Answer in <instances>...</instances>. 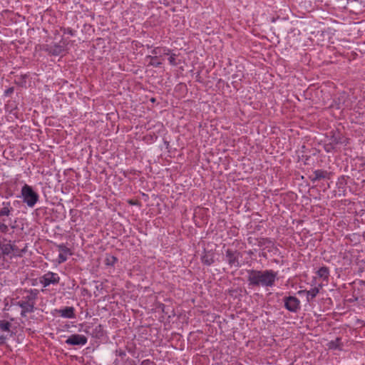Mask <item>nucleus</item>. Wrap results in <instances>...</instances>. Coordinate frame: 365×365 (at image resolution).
I'll return each instance as SVG.
<instances>
[{
    "instance_id": "obj_9",
    "label": "nucleus",
    "mask_w": 365,
    "mask_h": 365,
    "mask_svg": "<svg viewBox=\"0 0 365 365\" xmlns=\"http://www.w3.org/2000/svg\"><path fill=\"white\" fill-rule=\"evenodd\" d=\"M331 173L324 170H316L313 172L312 175L309 176V180L312 182L319 181L322 179H329Z\"/></svg>"
},
{
    "instance_id": "obj_39",
    "label": "nucleus",
    "mask_w": 365,
    "mask_h": 365,
    "mask_svg": "<svg viewBox=\"0 0 365 365\" xmlns=\"http://www.w3.org/2000/svg\"><path fill=\"white\" fill-rule=\"evenodd\" d=\"M247 240H248L249 244L255 245V242H253V240L255 241V239H252V237H249Z\"/></svg>"
},
{
    "instance_id": "obj_5",
    "label": "nucleus",
    "mask_w": 365,
    "mask_h": 365,
    "mask_svg": "<svg viewBox=\"0 0 365 365\" xmlns=\"http://www.w3.org/2000/svg\"><path fill=\"white\" fill-rule=\"evenodd\" d=\"M242 257V253L238 250L227 249L225 251V260L231 267H240L241 263L240 262V259Z\"/></svg>"
},
{
    "instance_id": "obj_33",
    "label": "nucleus",
    "mask_w": 365,
    "mask_h": 365,
    "mask_svg": "<svg viewBox=\"0 0 365 365\" xmlns=\"http://www.w3.org/2000/svg\"><path fill=\"white\" fill-rule=\"evenodd\" d=\"M115 354H116V356H118L121 357L122 359L126 356L125 351H124L121 349H116Z\"/></svg>"
},
{
    "instance_id": "obj_10",
    "label": "nucleus",
    "mask_w": 365,
    "mask_h": 365,
    "mask_svg": "<svg viewBox=\"0 0 365 365\" xmlns=\"http://www.w3.org/2000/svg\"><path fill=\"white\" fill-rule=\"evenodd\" d=\"M24 292H27L28 294L26 296H24L20 301L35 305L39 291L36 289H26Z\"/></svg>"
},
{
    "instance_id": "obj_1",
    "label": "nucleus",
    "mask_w": 365,
    "mask_h": 365,
    "mask_svg": "<svg viewBox=\"0 0 365 365\" xmlns=\"http://www.w3.org/2000/svg\"><path fill=\"white\" fill-rule=\"evenodd\" d=\"M247 281L250 288L264 287L271 288L278 280V272L273 269L258 270L247 269Z\"/></svg>"
},
{
    "instance_id": "obj_2",
    "label": "nucleus",
    "mask_w": 365,
    "mask_h": 365,
    "mask_svg": "<svg viewBox=\"0 0 365 365\" xmlns=\"http://www.w3.org/2000/svg\"><path fill=\"white\" fill-rule=\"evenodd\" d=\"M14 209L11 201L5 200L0 204V235L14 233L16 225L11 223Z\"/></svg>"
},
{
    "instance_id": "obj_24",
    "label": "nucleus",
    "mask_w": 365,
    "mask_h": 365,
    "mask_svg": "<svg viewBox=\"0 0 365 365\" xmlns=\"http://www.w3.org/2000/svg\"><path fill=\"white\" fill-rule=\"evenodd\" d=\"M330 142L334 145L343 143L342 135L339 133H334L330 138Z\"/></svg>"
},
{
    "instance_id": "obj_15",
    "label": "nucleus",
    "mask_w": 365,
    "mask_h": 365,
    "mask_svg": "<svg viewBox=\"0 0 365 365\" xmlns=\"http://www.w3.org/2000/svg\"><path fill=\"white\" fill-rule=\"evenodd\" d=\"M215 255L212 251H205L204 255L201 257L202 262L207 265L210 266L215 262Z\"/></svg>"
},
{
    "instance_id": "obj_8",
    "label": "nucleus",
    "mask_w": 365,
    "mask_h": 365,
    "mask_svg": "<svg viewBox=\"0 0 365 365\" xmlns=\"http://www.w3.org/2000/svg\"><path fill=\"white\" fill-rule=\"evenodd\" d=\"M334 102L336 109H345L351 107L349 96L346 93H341Z\"/></svg>"
},
{
    "instance_id": "obj_40",
    "label": "nucleus",
    "mask_w": 365,
    "mask_h": 365,
    "mask_svg": "<svg viewBox=\"0 0 365 365\" xmlns=\"http://www.w3.org/2000/svg\"><path fill=\"white\" fill-rule=\"evenodd\" d=\"M114 364H117V359H115V360L114 361Z\"/></svg>"
},
{
    "instance_id": "obj_19",
    "label": "nucleus",
    "mask_w": 365,
    "mask_h": 365,
    "mask_svg": "<svg viewBox=\"0 0 365 365\" xmlns=\"http://www.w3.org/2000/svg\"><path fill=\"white\" fill-rule=\"evenodd\" d=\"M327 346L329 349L342 350L343 344L341 342V339L339 337H337L334 340L330 341L328 343Z\"/></svg>"
},
{
    "instance_id": "obj_29",
    "label": "nucleus",
    "mask_w": 365,
    "mask_h": 365,
    "mask_svg": "<svg viewBox=\"0 0 365 365\" xmlns=\"http://www.w3.org/2000/svg\"><path fill=\"white\" fill-rule=\"evenodd\" d=\"M336 146H334L331 142L325 143L324 149L327 153H332L335 150Z\"/></svg>"
},
{
    "instance_id": "obj_3",
    "label": "nucleus",
    "mask_w": 365,
    "mask_h": 365,
    "mask_svg": "<svg viewBox=\"0 0 365 365\" xmlns=\"http://www.w3.org/2000/svg\"><path fill=\"white\" fill-rule=\"evenodd\" d=\"M20 197L29 207H34L39 200L38 194L27 184H24L21 187Z\"/></svg>"
},
{
    "instance_id": "obj_21",
    "label": "nucleus",
    "mask_w": 365,
    "mask_h": 365,
    "mask_svg": "<svg viewBox=\"0 0 365 365\" xmlns=\"http://www.w3.org/2000/svg\"><path fill=\"white\" fill-rule=\"evenodd\" d=\"M319 287H317L311 289L310 290H307V292H306L307 301L308 302L313 301V299L317 297V295L319 294Z\"/></svg>"
},
{
    "instance_id": "obj_6",
    "label": "nucleus",
    "mask_w": 365,
    "mask_h": 365,
    "mask_svg": "<svg viewBox=\"0 0 365 365\" xmlns=\"http://www.w3.org/2000/svg\"><path fill=\"white\" fill-rule=\"evenodd\" d=\"M39 282L43 287L57 285L60 282V277L58 274L48 271L40 277Z\"/></svg>"
},
{
    "instance_id": "obj_34",
    "label": "nucleus",
    "mask_w": 365,
    "mask_h": 365,
    "mask_svg": "<svg viewBox=\"0 0 365 365\" xmlns=\"http://www.w3.org/2000/svg\"><path fill=\"white\" fill-rule=\"evenodd\" d=\"M14 91V87H10L9 88H7L5 91H4V96H11Z\"/></svg>"
},
{
    "instance_id": "obj_12",
    "label": "nucleus",
    "mask_w": 365,
    "mask_h": 365,
    "mask_svg": "<svg viewBox=\"0 0 365 365\" xmlns=\"http://www.w3.org/2000/svg\"><path fill=\"white\" fill-rule=\"evenodd\" d=\"M45 51L51 56H58L64 51V46L56 43L53 45H46Z\"/></svg>"
},
{
    "instance_id": "obj_30",
    "label": "nucleus",
    "mask_w": 365,
    "mask_h": 365,
    "mask_svg": "<svg viewBox=\"0 0 365 365\" xmlns=\"http://www.w3.org/2000/svg\"><path fill=\"white\" fill-rule=\"evenodd\" d=\"M61 31L63 33V34H69L70 36H75L76 31L70 27H62L61 28Z\"/></svg>"
},
{
    "instance_id": "obj_32",
    "label": "nucleus",
    "mask_w": 365,
    "mask_h": 365,
    "mask_svg": "<svg viewBox=\"0 0 365 365\" xmlns=\"http://www.w3.org/2000/svg\"><path fill=\"white\" fill-rule=\"evenodd\" d=\"M67 255H64L63 253H59L58 257V262L59 264L63 263L67 260Z\"/></svg>"
},
{
    "instance_id": "obj_17",
    "label": "nucleus",
    "mask_w": 365,
    "mask_h": 365,
    "mask_svg": "<svg viewBox=\"0 0 365 365\" xmlns=\"http://www.w3.org/2000/svg\"><path fill=\"white\" fill-rule=\"evenodd\" d=\"M16 246L11 244L9 240L7 243H4L0 246L1 252L4 255H9L14 250Z\"/></svg>"
},
{
    "instance_id": "obj_14",
    "label": "nucleus",
    "mask_w": 365,
    "mask_h": 365,
    "mask_svg": "<svg viewBox=\"0 0 365 365\" xmlns=\"http://www.w3.org/2000/svg\"><path fill=\"white\" fill-rule=\"evenodd\" d=\"M255 245L259 247L268 248L274 245L273 242L267 237H260L255 239Z\"/></svg>"
},
{
    "instance_id": "obj_20",
    "label": "nucleus",
    "mask_w": 365,
    "mask_h": 365,
    "mask_svg": "<svg viewBox=\"0 0 365 365\" xmlns=\"http://www.w3.org/2000/svg\"><path fill=\"white\" fill-rule=\"evenodd\" d=\"M29 74H21L19 76H16L14 79V83L17 86L20 87H26L27 78H29Z\"/></svg>"
},
{
    "instance_id": "obj_35",
    "label": "nucleus",
    "mask_w": 365,
    "mask_h": 365,
    "mask_svg": "<svg viewBox=\"0 0 365 365\" xmlns=\"http://www.w3.org/2000/svg\"><path fill=\"white\" fill-rule=\"evenodd\" d=\"M232 79H237V78H238V80H239V81H241V80H242V78L240 77L239 74H237V73H235V74H233V75L232 76Z\"/></svg>"
},
{
    "instance_id": "obj_7",
    "label": "nucleus",
    "mask_w": 365,
    "mask_h": 365,
    "mask_svg": "<svg viewBox=\"0 0 365 365\" xmlns=\"http://www.w3.org/2000/svg\"><path fill=\"white\" fill-rule=\"evenodd\" d=\"M87 341L88 339L84 335L74 334L69 336L65 343L72 346H84Z\"/></svg>"
},
{
    "instance_id": "obj_42",
    "label": "nucleus",
    "mask_w": 365,
    "mask_h": 365,
    "mask_svg": "<svg viewBox=\"0 0 365 365\" xmlns=\"http://www.w3.org/2000/svg\"><path fill=\"white\" fill-rule=\"evenodd\" d=\"M363 365H365V364H363Z\"/></svg>"
},
{
    "instance_id": "obj_23",
    "label": "nucleus",
    "mask_w": 365,
    "mask_h": 365,
    "mask_svg": "<svg viewBox=\"0 0 365 365\" xmlns=\"http://www.w3.org/2000/svg\"><path fill=\"white\" fill-rule=\"evenodd\" d=\"M146 58L150 59V61L148 63V66H153L155 68H160L163 65L161 61H158V56H147Z\"/></svg>"
},
{
    "instance_id": "obj_26",
    "label": "nucleus",
    "mask_w": 365,
    "mask_h": 365,
    "mask_svg": "<svg viewBox=\"0 0 365 365\" xmlns=\"http://www.w3.org/2000/svg\"><path fill=\"white\" fill-rule=\"evenodd\" d=\"M11 324L6 320L0 321V330L2 331H11Z\"/></svg>"
},
{
    "instance_id": "obj_31",
    "label": "nucleus",
    "mask_w": 365,
    "mask_h": 365,
    "mask_svg": "<svg viewBox=\"0 0 365 365\" xmlns=\"http://www.w3.org/2000/svg\"><path fill=\"white\" fill-rule=\"evenodd\" d=\"M93 325L91 324H84L83 331L88 335L91 336Z\"/></svg>"
},
{
    "instance_id": "obj_22",
    "label": "nucleus",
    "mask_w": 365,
    "mask_h": 365,
    "mask_svg": "<svg viewBox=\"0 0 365 365\" xmlns=\"http://www.w3.org/2000/svg\"><path fill=\"white\" fill-rule=\"evenodd\" d=\"M317 274L319 277L323 279L324 280H328L329 277V269L327 267L324 266L317 270Z\"/></svg>"
},
{
    "instance_id": "obj_16",
    "label": "nucleus",
    "mask_w": 365,
    "mask_h": 365,
    "mask_svg": "<svg viewBox=\"0 0 365 365\" xmlns=\"http://www.w3.org/2000/svg\"><path fill=\"white\" fill-rule=\"evenodd\" d=\"M151 53L153 56H156L158 57H163L166 55L170 54V49L167 47H155L152 51Z\"/></svg>"
},
{
    "instance_id": "obj_11",
    "label": "nucleus",
    "mask_w": 365,
    "mask_h": 365,
    "mask_svg": "<svg viewBox=\"0 0 365 365\" xmlns=\"http://www.w3.org/2000/svg\"><path fill=\"white\" fill-rule=\"evenodd\" d=\"M55 312L58 313L60 317L65 319L76 318L75 309L73 307H65L62 309H55Z\"/></svg>"
},
{
    "instance_id": "obj_37",
    "label": "nucleus",
    "mask_w": 365,
    "mask_h": 365,
    "mask_svg": "<svg viewBox=\"0 0 365 365\" xmlns=\"http://www.w3.org/2000/svg\"><path fill=\"white\" fill-rule=\"evenodd\" d=\"M342 181H344V176H341L338 179L337 185L342 184Z\"/></svg>"
},
{
    "instance_id": "obj_36",
    "label": "nucleus",
    "mask_w": 365,
    "mask_h": 365,
    "mask_svg": "<svg viewBox=\"0 0 365 365\" xmlns=\"http://www.w3.org/2000/svg\"><path fill=\"white\" fill-rule=\"evenodd\" d=\"M6 339V336L1 335L0 336V344H4Z\"/></svg>"
},
{
    "instance_id": "obj_18",
    "label": "nucleus",
    "mask_w": 365,
    "mask_h": 365,
    "mask_svg": "<svg viewBox=\"0 0 365 365\" xmlns=\"http://www.w3.org/2000/svg\"><path fill=\"white\" fill-rule=\"evenodd\" d=\"M103 327L101 324L93 325L91 336L96 339H101L103 336Z\"/></svg>"
},
{
    "instance_id": "obj_28",
    "label": "nucleus",
    "mask_w": 365,
    "mask_h": 365,
    "mask_svg": "<svg viewBox=\"0 0 365 365\" xmlns=\"http://www.w3.org/2000/svg\"><path fill=\"white\" fill-rule=\"evenodd\" d=\"M168 56H169V57H168L169 63L171 66H177L178 64V63L176 61V58L178 56L177 54L173 53L172 51L170 50V54Z\"/></svg>"
},
{
    "instance_id": "obj_38",
    "label": "nucleus",
    "mask_w": 365,
    "mask_h": 365,
    "mask_svg": "<svg viewBox=\"0 0 365 365\" xmlns=\"http://www.w3.org/2000/svg\"><path fill=\"white\" fill-rule=\"evenodd\" d=\"M306 292H307V290L304 289V290L298 291L297 294H299V295H306Z\"/></svg>"
},
{
    "instance_id": "obj_25",
    "label": "nucleus",
    "mask_w": 365,
    "mask_h": 365,
    "mask_svg": "<svg viewBox=\"0 0 365 365\" xmlns=\"http://www.w3.org/2000/svg\"><path fill=\"white\" fill-rule=\"evenodd\" d=\"M118 258L113 255H107L105 259V264L107 266L113 267L118 262Z\"/></svg>"
},
{
    "instance_id": "obj_27",
    "label": "nucleus",
    "mask_w": 365,
    "mask_h": 365,
    "mask_svg": "<svg viewBox=\"0 0 365 365\" xmlns=\"http://www.w3.org/2000/svg\"><path fill=\"white\" fill-rule=\"evenodd\" d=\"M58 251L60 253H63L64 255H71V250L68 248L64 244H60L57 245Z\"/></svg>"
},
{
    "instance_id": "obj_13",
    "label": "nucleus",
    "mask_w": 365,
    "mask_h": 365,
    "mask_svg": "<svg viewBox=\"0 0 365 365\" xmlns=\"http://www.w3.org/2000/svg\"><path fill=\"white\" fill-rule=\"evenodd\" d=\"M16 305L21 308L20 314L22 317H26L29 313L34 312L35 309V305L20 300L16 302Z\"/></svg>"
},
{
    "instance_id": "obj_41",
    "label": "nucleus",
    "mask_w": 365,
    "mask_h": 365,
    "mask_svg": "<svg viewBox=\"0 0 365 365\" xmlns=\"http://www.w3.org/2000/svg\"><path fill=\"white\" fill-rule=\"evenodd\" d=\"M147 48H151V46H149V45H147Z\"/></svg>"
},
{
    "instance_id": "obj_4",
    "label": "nucleus",
    "mask_w": 365,
    "mask_h": 365,
    "mask_svg": "<svg viewBox=\"0 0 365 365\" xmlns=\"http://www.w3.org/2000/svg\"><path fill=\"white\" fill-rule=\"evenodd\" d=\"M284 307L292 313H297L301 309V302L295 296H285L283 297Z\"/></svg>"
}]
</instances>
